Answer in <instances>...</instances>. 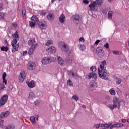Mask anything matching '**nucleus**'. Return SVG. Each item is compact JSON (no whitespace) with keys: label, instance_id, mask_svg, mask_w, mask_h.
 I'll use <instances>...</instances> for the list:
<instances>
[{"label":"nucleus","instance_id":"obj_1","mask_svg":"<svg viewBox=\"0 0 129 129\" xmlns=\"http://www.w3.org/2000/svg\"><path fill=\"white\" fill-rule=\"evenodd\" d=\"M106 64V61L103 60L101 62L100 66V68L98 69V74L100 78L104 79V80H108L109 77V73L106 70V68L104 67V65Z\"/></svg>","mask_w":129,"mask_h":129},{"label":"nucleus","instance_id":"obj_2","mask_svg":"<svg viewBox=\"0 0 129 129\" xmlns=\"http://www.w3.org/2000/svg\"><path fill=\"white\" fill-rule=\"evenodd\" d=\"M13 40L11 41V45L12 46V51L13 53L18 51L20 44H19V31H16L14 34L12 35Z\"/></svg>","mask_w":129,"mask_h":129},{"label":"nucleus","instance_id":"obj_3","mask_svg":"<svg viewBox=\"0 0 129 129\" xmlns=\"http://www.w3.org/2000/svg\"><path fill=\"white\" fill-rule=\"evenodd\" d=\"M90 70L92 71V73H90V74L88 75V79H91L92 78H97V74H96L95 72L96 71V67L95 66H93L90 68Z\"/></svg>","mask_w":129,"mask_h":129},{"label":"nucleus","instance_id":"obj_4","mask_svg":"<svg viewBox=\"0 0 129 129\" xmlns=\"http://www.w3.org/2000/svg\"><path fill=\"white\" fill-rule=\"evenodd\" d=\"M55 61V58L54 57H44L41 60V63L43 65H47V64H49L51 63V62H54Z\"/></svg>","mask_w":129,"mask_h":129},{"label":"nucleus","instance_id":"obj_5","mask_svg":"<svg viewBox=\"0 0 129 129\" xmlns=\"http://www.w3.org/2000/svg\"><path fill=\"white\" fill-rule=\"evenodd\" d=\"M26 77H27V72L24 70H21L18 78L19 82L21 83L23 82Z\"/></svg>","mask_w":129,"mask_h":129},{"label":"nucleus","instance_id":"obj_6","mask_svg":"<svg viewBox=\"0 0 129 129\" xmlns=\"http://www.w3.org/2000/svg\"><path fill=\"white\" fill-rule=\"evenodd\" d=\"M9 99V96L8 95H4L2 96L0 99V108L3 107L7 102H8V99Z\"/></svg>","mask_w":129,"mask_h":129},{"label":"nucleus","instance_id":"obj_7","mask_svg":"<svg viewBox=\"0 0 129 129\" xmlns=\"http://www.w3.org/2000/svg\"><path fill=\"white\" fill-rule=\"evenodd\" d=\"M59 48L62 52H68L69 47L64 42H60Z\"/></svg>","mask_w":129,"mask_h":129},{"label":"nucleus","instance_id":"obj_8","mask_svg":"<svg viewBox=\"0 0 129 129\" xmlns=\"http://www.w3.org/2000/svg\"><path fill=\"white\" fill-rule=\"evenodd\" d=\"M89 8H90V11H94V12H96L98 10V6L95 4V2H91L90 4L89 5Z\"/></svg>","mask_w":129,"mask_h":129},{"label":"nucleus","instance_id":"obj_9","mask_svg":"<svg viewBox=\"0 0 129 129\" xmlns=\"http://www.w3.org/2000/svg\"><path fill=\"white\" fill-rule=\"evenodd\" d=\"M38 25L41 30H46L47 29V22L45 21H39Z\"/></svg>","mask_w":129,"mask_h":129},{"label":"nucleus","instance_id":"obj_10","mask_svg":"<svg viewBox=\"0 0 129 129\" xmlns=\"http://www.w3.org/2000/svg\"><path fill=\"white\" fill-rule=\"evenodd\" d=\"M96 53L99 57H103L104 56V51L101 47H98L96 49Z\"/></svg>","mask_w":129,"mask_h":129},{"label":"nucleus","instance_id":"obj_11","mask_svg":"<svg viewBox=\"0 0 129 129\" xmlns=\"http://www.w3.org/2000/svg\"><path fill=\"white\" fill-rule=\"evenodd\" d=\"M27 68L28 70H34L36 68V63L33 61H29L27 64Z\"/></svg>","mask_w":129,"mask_h":129},{"label":"nucleus","instance_id":"obj_12","mask_svg":"<svg viewBox=\"0 0 129 129\" xmlns=\"http://www.w3.org/2000/svg\"><path fill=\"white\" fill-rule=\"evenodd\" d=\"M113 104L115 105V106H117L119 105L120 101L119 100V98L116 96H115L113 98Z\"/></svg>","mask_w":129,"mask_h":129},{"label":"nucleus","instance_id":"obj_13","mask_svg":"<svg viewBox=\"0 0 129 129\" xmlns=\"http://www.w3.org/2000/svg\"><path fill=\"white\" fill-rule=\"evenodd\" d=\"M58 21L60 24H64L66 21L65 15H64L63 14H61L58 18Z\"/></svg>","mask_w":129,"mask_h":129},{"label":"nucleus","instance_id":"obj_14","mask_svg":"<svg viewBox=\"0 0 129 129\" xmlns=\"http://www.w3.org/2000/svg\"><path fill=\"white\" fill-rule=\"evenodd\" d=\"M28 44L29 46H35V47L38 46V44L36 43V41H35V40L31 38L28 42Z\"/></svg>","mask_w":129,"mask_h":129},{"label":"nucleus","instance_id":"obj_15","mask_svg":"<svg viewBox=\"0 0 129 129\" xmlns=\"http://www.w3.org/2000/svg\"><path fill=\"white\" fill-rule=\"evenodd\" d=\"M46 52H47L48 54L55 53L56 52V48L54 46H51L46 49Z\"/></svg>","mask_w":129,"mask_h":129},{"label":"nucleus","instance_id":"obj_16","mask_svg":"<svg viewBox=\"0 0 129 129\" xmlns=\"http://www.w3.org/2000/svg\"><path fill=\"white\" fill-rule=\"evenodd\" d=\"M10 115V111H7L5 112H2L0 114V118H4L5 117H7V116H9Z\"/></svg>","mask_w":129,"mask_h":129},{"label":"nucleus","instance_id":"obj_17","mask_svg":"<svg viewBox=\"0 0 129 129\" xmlns=\"http://www.w3.org/2000/svg\"><path fill=\"white\" fill-rule=\"evenodd\" d=\"M72 20L74 21V22H77L79 23V20H80V17L78 15H73L72 17Z\"/></svg>","mask_w":129,"mask_h":129},{"label":"nucleus","instance_id":"obj_18","mask_svg":"<svg viewBox=\"0 0 129 129\" xmlns=\"http://www.w3.org/2000/svg\"><path fill=\"white\" fill-rule=\"evenodd\" d=\"M90 85L92 90H94V89L96 88V81H95V80L92 81L90 82Z\"/></svg>","mask_w":129,"mask_h":129},{"label":"nucleus","instance_id":"obj_19","mask_svg":"<svg viewBox=\"0 0 129 129\" xmlns=\"http://www.w3.org/2000/svg\"><path fill=\"white\" fill-rule=\"evenodd\" d=\"M37 48L36 46H32L28 50V54L29 55H32L33 53H34V51H35V49Z\"/></svg>","mask_w":129,"mask_h":129},{"label":"nucleus","instance_id":"obj_20","mask_svg":"<svg viewBox=\"0 0 129 129\" xmlns=\"http://www.w3.org/2000/svg\"><path fill=\"white\" fill-rule=\"evenodd\" d=\"M3 129H16V126L13 124H10L8 125L5 126Z\"/></svg>","mask_w":129,"mask_h":129},{"label":"nucleus","instance_id":"obj_21","mask_svg":"<svg viewBox=\"0 0 129 129\" xmlns=\"http://www.w3.org/2000/svg\"><path fill=\"white\" fill-rule=\"evenodd\" d=\"M66 61L69 64H72L73 63V57L68 56L66 58Z\"/></svg>","mask_w":129,"mask_h":129},{"label":"nucleus","instance_id":"obj_22","mask_svg":"<svg viewBox=\"0 0 129 129\" xmlns=\"http://www.w3.org/2000/svg\"><path fill=\"white\" fill-rule=\"evenodd\" d=\"M27 84L28 85V87H30V88H34V87L36 86V84L35 83V81H32L30 82H28Z\"/></svg>","mask_w":129,"mask_h":129},{"label":"nucleus","instance_id":"obj_23","mask_svg":"<svg viewBox=\"0 0 129 129\" xmlns=\"http://www.w3.org/2000/svg\"><path fill=\"white\" fill-rule=\"evenodd\" d=\"M54 17H55L54 16V14H53L52 13H49L46 17L47 19H48L49 21H53Z\"/></svg>","mask_w":129,"mask_h":129},{"label":"nucleus","instance_id":"obj_24","mask_svg":"<svg viewBox=\"0 0 129 129\" xmlns=\"http://www.w3.org/2000/svg\"><path fill=\"white\" fill-rule=\"evenodd\" d=\"M57 62L60 65H63L64 64V60L62 59V57H60L59 56H57Z\"/></svg>","mask_w":129,"mask_h":129},{"label":"nucleus","instance_id":"obj_25","mask_svg":"<svg viewBox=\"0 0 129 129\" xmlns=\"http://www.w3.org/2000/svg\"><path fill=\"white\" fill-rule=\"evenodd\" d=\"M28 98L29 99H33L34 98H36V96L35 95V94L33 92H30L29 94Z\"/></svg>","mask_w":129,"mask_h":129},{"label":"nucleus","instance_id":"obj_26","mask_svg":"<svg viewBox=\"0 0 129 129\" xmlns=\"http://www.w3.org/2000/svg\"><path fill=\"white\" fill-rule=\"evenodd\" d=\"M31 21H33V22H34L36 23V22H38V21H39V18H38L36 16H33L31 18Z\"/></svg>","mask_w":129,"mask_h":129},{"label":"nucleus","instance_id":"obj_27","mask_svg":"<svg viewBox=\"0 0 129 129\" xmlns=\"http://www.w3.org/2000/svg\"><path fill=\"white\" fill-rule=\"evenodd\" d=\"M101 126L102 128L105 129V128H107V127H109V126H110V125H109L107 123L101 124Z\"/></svg>","mask_w":129,"mask_h":129},{"label":"nucleus","instance_id":"obj_28","mask_svg":"<svg viewBox=\"0 0 129 129\" xmlns=\"http://www.w3.org/2000/svg\"><path fill=\"white\" fill-rule=\"evenodd\" d=\"M113 14V12L112 11H109L108 13V18L109 20H111L112 19V15Z\"/></svg>","mask_w":129,"mask_h":129},{"label":"nucleus","instance_id":"obj_29","mask_svg":"<svg viewBox=\"0 0 129 129\" xmlns=\"http://www.w3.org/2000/svg\"><path fill=\"white\" fill-rule=\"evenodd\" d=\"M1 51H4L5 52H8L9 51V47L8 46H2L1 47Z\"/></svg>","mask_w":129,"mask_h":129},{"label":"nucleus","instance_id":"obj_30","mask_svg":"<svg viewBox=\"0 0 129 129\" xmlns=\"http://www.w3.org/2000/svg\"><path fill=\"white\" fill-rule=\"evenodd\" d=\"M69 75H72L73 78H77L78 75L76 74V73H74L73 72H70L69 73Z\"/></svg>","mask_w":129,"mask_h":129},{"label":"nucleus","instance_id":"obj_31","mask_svg":"<svg viewBox=\"0 0 129 129\" xmlns=\"http://www.w3.org/2000/svg\"><path fill=\"white\" fill-rule=\"evenodd\" d=\"M109 92L111 95H115L116 94L115 90H114V89L113 88L110 89Z\"/></svg>","mask_w":129,"mask_h":129},{"label":"nucleus","instance_id":"obj_32","mask_svg":"<svg viewBox=\"0 0 129 129\" xmlns=\"http://www.w3.org/2000/svg\"><path fill=\"white\" fill-rule=\"evenodd\" d=\"M50 45H53V40H49L45 43V46H50Z\"/></svg>","mask_w":129,"mask_h":129},{"label":"nucleus","instance_id":"obj_33","mask_svg":"<svg viewBox=\"0 0 129 129\" xmlns=\"http://www.w3.org/2000/svg\"><path fill=\"white\" fill-rule=\"evenodd\" d=\"M95 4L98 6V7H100L101 6V4L103 3V2H101V1H100L99 0H96L95 1H94Z\"/></svg>","mask_w":129,"mask_h":129},{"label":"nucleus","instance_id":"obj_34","mask_svg":"<svg viewBox=\"0 0 129 129\" xmlns=\"http://www.w3.org/2000/svg\"><path fill=\"white\" fill-rule=\"evenodd\" d=\"M5 16H6V13L3 12L0 13V20H4L5 19Z\"/></svg>","mask_w":129,"mask_h":129},{"label":"nucleus","instance_id":"obj_35","mask_svg":"<svg viewBox=\"0 0 129 129\" xmlns=\"http://www.w3.org/2000/svg\"><path fill=\"white\" fill-rule=\"evenodd\" d=\"M121 81H122L121 79L118 78H116V84H117L118 85H119V84H120V83H121Z\"/></svg>","mask_w":129,"mask_h":129},{"label":"nucleus","instance_id":"obj_36","mask_svg":"<svg viewBox=\"0 0 129 129\" xmlns=\"http://www.w3.org/2000/svg\"><path fill=\"white\" fill-rule=\"evenodd\" d=\"M30 121L32 122V123H36L35 122V116H31L30 117Z\"/></svg>","mask_w":129,"mask_h":129},{"label":"nucleus","instance_id":"obj_37","mask_svg":"<svg viewBox=\"0 0 129 129\" xmlns=\"http://www.w3.org/2000/svg\"><path fill=\"white\" fill-rule=\"evenodd\" d=\"M29 25L31 27V28H33V27H35L36 25V22H35L34 21H30Z\"/></svg>","mask_w":129,"mask_h":129},{"label":"nucleus","instance_id":"obj_38","mask_svg":"<svg viewBox=\"0 0 129 129\" xmlns=\"http://www.w3.org/2000/svg\"><path fill=\"white\" fill-rule=\"evenodd\" d=\"M108 107H109V108H110V109H114V108H116L117 106H115V105L113 104V105H109Z\"/></svg>","mask_w":129,"mask_h":129},{"label":"nucleus","instance_id":"obj_39","mask_svg":"<svg viewBox=\"0 0 129 129\" xmlns=\"http://www.w3.org/2000/svg\"><path fill=\"white\" fill-rule=\"evenodd\" d=\"M67 84L68 85H69V86L73 87V82H72L70 80H68L67 81Z\"/></svg>","mask_w":129,"mask_h":129},{"label":"nucleus","instance_id":"obj_40","mask_svg":"<svg viewBox=\"0 0 129 129\" xmlns=\"http://www.w3.org/2000/svg\"><path fill=\"white\" fill-rule=\"evenodd\" d=\"M72 98L73 99H74V100H76V101H77V100H78V99H79V98L78 97V96H77V95H74L72 96Z\"/></svg>","mask_w":129,"mask_h":129},{"label":"nucleus","instance_id":"obj_41","mask_svg":"<svg viewBox=\"0 0 129 129\" xmlns=\"http://www.w3.org/2000/svg\"><path fill=\"white\" fill-rule=\"evenodd\" d=\"M26 10L23 9L22 10V15L24 19H26Z\"/></svg>","mask_w":129,"mask_h":129},{"label":"nucleus","instance_id":"obj_42","mask_svg":"<svg viewBox=\"0 0 129 129\" xmlns=\"http://www.w3.org/2000/svg\"><path fill=\"white\" fill-rule=\"evenodd\" d=\"M104 47L106 48V49H108L109 48V44L108 42H106L104 45Z\"/></svg>","mask_w":129,"mask_h":129},{"label":"nucleus","instance_id":"obj_43","mask_svg":"<svg viewBox=\"0 0 129 129\" xmlns=\"http://www.w3.org/2000/svg\"><path fill=\"white\" fill-rule=\"evenodd\" d=\"M112 53L114 55H119V51L114 50L112 51Z\"/></svg>","mask_w":129,"mask_h":129},{"label":"nucleus","instance_id":"obj_44","mask_svg":"<svg viewBox=\"0 0 129 129\" xmlns=\"http://www.w3.org/2000/svg\"><path fill=\"white\" fill-rule=\"evenodd\" d=\"M85 50H86V47L85 46V45H83L81 46V50L82 51H85Z\"/></svg>","mask_w":129,"mask_h":129},{"label":"nucleus","instance_id":"obj_45","mask_svg":"<svg viewBox=\"0 0 129 129\" xmlns=\"http://www.w3.org/2000/svg\"><path fill=\"white\" fill-rule=\"evenodd\" d=\"M90 50H91V52H92L93 53H94L95 48L94 47V46H91Z\"/></svg>","mask_w":129,"mask_h":129},{"label":"nucleus","instance_id":"obj_46","mask_svg":"<svg viewBox=\"0 0 129 129\" xmlns=\"http://www.w3.org/2000/svg\"><path fill=\"white\" fill-rule=\"evenodd\" d=\"M113 127H119V123L114 124L112 125Z\"/></svg>","mask_w":129,"mask_h":129},{"label":"nucleus","instance_id":"obj_47","mask_svg":"<svg viewBox=\"0 0 129 129\" xmlns=\"http://www.w3.org/2000/svg\"><path fill=\"white\" fill-rule=\"evenodd\" d=\"M5 88H6L5 85H0V90H3Z\"/></svg>","mask_w":129,"mask_h":129},{"label":"nucleus","instance_id":"obj_48","mask_svg":"<svg viewBox=\"0 0 129 129\" xmlns=\"http://www.w3.org/2000/svg\"><path fill=\"white\" fill-rule=\"evenodd\" d=\"M83 3L85 4V5H88V4H89V1L88 0H83Z\"/></svg>","mask_w":129,"mask_h":129},{"label":"nucleus","instance_id":"obj_49","mask_svg":"<svg viewBox=\"0 0 129 129\" xmlns=\"http://www.w3.org/2000/svg\"><path fill=\"white\" fill-rule=\"evenodd\" d=\"M6 77H7V73H6V72H4L2 75L3 79H6Z\"/></svg>","mask_w":129,"mask_h":129},{"label":"nucleus","instance_id":"obj_50","mask_svg":"<svg viewBox=\"0 0 129 129\" xmlns=\"http://www.w3.org/2000/svg\"><path fill=\"white\" fill-rule=\"evenodd\" d=\"M100 126V125L98 123L95 124L93 127H96V128H98Z\"/></svg>","mask_w":129,"mask_h":129},{"label":"nucleus","instance_id":"obj_51","mask_svg":"<svg viewBox=\"0 0 129 129\" xmlns=\"http://www.w3.org/2000/svg\"><path fill=\"white\" fill-rule=\"evenodd\" d=\"M46 14H47V13H46V12L42 11H41L40 15H41V16H45L46 15Z\"/></svg>","mask_w":129,"mask_h":129},{"label":"nucleus","instance_id":"obj_52","mask_svg":"<svg viewBox=\"0 0 129 129\" xmlns=\"http://www.w3.org/2000/svg\"><path fill=\"white\" fill-rule=\"evenodd\" d=\"M4 123V120L0 119V125L1 126H4V125L3 124Z\"/></svg>","mask_w":129,"mask_h":129},{"label":"nucleus","instance_id":"obj_53","mask_svg":"<svg viewBox=\"0 0 129 129\" xmlns=\"http://www.w3.org/2000/svg\"><path fill=\"white\" fill-rule=\"evenodd\" d=\"M100 42V40L98 39L95 42V45H98Z\"/></svg>","mask_w":129,"mask_h":129},{"label":"nucleus","instance_id":"obj_54","mask_svg":"<svg viewBox=\"0 0 129 129\" xmlns=\"http://www.w3.org/2000/svg\"><path fill=\"white\" fill-rule=\"evenodd\" d=\"M106 100H109L110 99V97L109 96H106L105 97Z\"/></svg>","mask_w":129,"mask_h":129},{"label":"nucleus","instance_id":"obj_55","mask_svg":"<svg viewBox=\"0 0 129 129\" xmlns=\"http://www.w3.org/2000/svg\"><path fill=\"white\" fill-rule=\"evenodd\" d=\"M3 83H5V85H7V80H6V79H3Z\"/></svg>","mask_w":129,"mask_h":129},{"label":"nucleus","instance_id":"obj_56","mask_svg":"<svg viewBox=\"0 0 129 129\" xmlns=\"http://www.w3.org/2000/svg\"><path fill=\"white\" fill-rule=\"evenodd\" d=\"M126 119H122L121 120V122H123V123H125V122H126Z\"/></svg>","mask_w":129,"mask_h":129},{"label":"nucleus","instance_id":"obj_57","mask_svg":"<svg viewBox=\"0 0 129 129\" xmlns=\"http://www.w3.org/2000/svg\"><path fill=\"white\" fill-rule=\"evenodd\" d=\"M27 53V51H23V56H25V55H26Z\"/></svg>","mask_w":129,"mask_h":129},{"label":"nucleus","instance_id":"obj_58","mask_svg":"<svg viewBox=\"0 0 129 129\" xmlns=\"http://www.w3.org/2000/svg\"><path fill=\"white\" fill-rule=\"evenodd\" d=\"M12 25L14 28H17V24L16 23H12Z\"/></svg>","mask_w":129,"mask_h":129},{"label":"nucleus","instance_id":"obj_59","mask_svg":"<svg viewBox=\"0 0 129 129\" xmlns=\"http://www.w3.org/2000/svg\"><path fill=\"white\" fill-rule=\"evenodd\" d=\"M101 11L102 12V13H103V14H105V11H104V10L103 9H101Z\"/></svg>","mask_w":129,"mask_h":129},{"label":"nucleus","instance_id":"obj_60","mask_svg":"<svg viewBox=\"0 0 129 129\" xmlns=\"http://www.w3.org/2000/svg\"><path fill=\"white\" fill-rule=\"evenodd\" d=\"M84 41H85V40H84V38L83 37H81V42H84Z\"/></svg>","mask_w":129,"mask_h":129},{"label":"nucleus","instance_id":"obj_61","mask_svg":"<svg viewBox=\"0 0 129 129\" xmlns=\"http://www.w3.org/2000/svg\"><path fill=\"white\" fill-rule=\"evenodd\" d=\"M119 127H120L121 126H123V124H122V123H119Z\"/></svg>","mask_w":129,"mask_h":129},{"label":"nucleus","instance_id":"obj_62","mask_svg":"<svg viewBox=\"0 0 129 129\" xmlns=\"http://www.w3.org/2000/svg\"><path fill=\"white\" fill-rule=\"evenodd\" d=\"M3 9V4H0V10Z\"/></svg>","mask_w":129,"mask_h":129},{"label":"nucleus","instance_id":"obj_63","mask_svg":"<svg viewBox=\"0 0 129 129\" xmlns=\"http://www.w3.org/2000/svg\"><path fill=\"white\" fill-rule=\"evenodd\" d=\"M78 48H79V49H80L81 48V44H79V45H78Z\"/></svg>","mask_w":129,"mask_h":129},{"label":"nucleus","instance_id":"obj_64","mask_svg":"<svg viewBox=\"0 0 129 129\" xmlns=\"http://www.w3.org/2000/svg\"><path fill=\"white\" fill-rule=\"evenodd\" d=\"M35 118H36L37 120H38V118H39V116L38 115L35 116Z\"/></svg>","mask_w":129,"mask_h":129}]
</instances>
